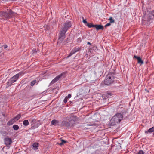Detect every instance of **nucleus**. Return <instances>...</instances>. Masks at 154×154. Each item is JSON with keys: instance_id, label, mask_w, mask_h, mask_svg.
<instances>
[{"instance_id": "c756f323", "label": "nucleus", "mask_w": 154, "mask_h": 154, "mask_svg": "<svg viewBox=\"0 0 154 154\" xmlns=\"http://www.w3.org/2000/svg\"><path fill=\"white\" fill-rule=\"evenodd\" d=\"M111 24L110 23H107V24L105 25V27L106 28L107 26H109Z\"/></svg>"}, {"instance_id": "b1692460", "label": "nucleus", "mask_w": 154, "mask_h": 154, "mask_svg": "<svg viewBox=\"0 0 154 154\" xmlns=\"http://www.w3.org/2000/svg\"><path fill=\"white\" fill-rule=\"evenodd\" d=\"M112 94L111 93L109 92H107L106 95L107 97H109Z\"/></svg>"}, {"instance_id": "6ab92c4d", "label": "nucleus", "mask_w": 154, "mask_h": 154, "mask_svg": "<svg viewBox=\"0 0 154 154\" xmlns=\"http://www.w3.org/2000/svg\"><path fill=\"white\" fill-rule=\"evenodd\" d=\"M58 122L55 120H53L51 122V124L54 125H56L57 124V123Z\"/></svg>"}, {"instance_id": "c9c22d12", "label": "nucleus", "mask_w": 154, "mask_h": 154, "mask_svg": "<svg viewBox=\"0 0 154 154\" xmlns=\"http://www.w3.org/2000/svg\"><path fill=\"white\" fill-rule=\"evenodd\" d=\"M72 126V125H71L70 124H69V125H68V127H70V126Z\"/></svg>"}, {"instance_id": "f8f14e48", "label": "nucleus", "mask_w": 154, "mask_h": 154, "mask_svg": "<svg viewBox=\"0 0 154 154\" xmlns=\"http://www.w3.org/2000/svg\"><path fill=\"white\" fill-rule=\"evenodd\" d=\"M134 58L137 59L138 63L140 64V65H141L143 63V61L142 60L141 58L140 57H138L135 55L134 56Z\"/></svg>"}, {"instance_id": "f3484780", "label": "nucleus", "mask_w": 154, "mask_h": 154, "mask_svg": "<svg viewBox=\"0 0 154 154\" xmlns=\"http://www.w3.org/2000/svg\"><path fill=\"white\" fill-rule=\"evenodd\" d=\"M149 104L151 107L154 106V100H151L149 102Z\"/></svg>"}, {"instance_id": "4c0bfd02", "label": "nucleus", "mask_w": 154, "mask_h": 154, "mask_svg": "<svg viewBox=\"0 0 154 154\" xmlns=\"http://www.w3.org/2000/svg\"><path fill=\"white\" fill-rule=\"evenodd\" d=\"M153 136L154 137V132L153 133Z\"/></svg>"}, {"instance_id": "6e6552de", "label": "nucleus", "mask_w": 154, "mask_h": 154, "mask_svg": "<svg viewBox=\"0 0 154 154\" xmlns=\"http://www.w3.org/2000/svg\"><path fill=\"white\" fill-rule=\"evenodd\" d=\"M5 144L7 146L10 145L12 143V139L9 137H6L4 139Z\"/></svg>"}, {"instance_id": "2f4dec72", "label": "nucleus", "mask_w": 154, "mask_h": 154, "mask_svg": "<svg viewBox=\"0 0 154 154\" xmlns=\"http://www.w3.org/2000/svg\"><path fill=\"white\" fill-rule=\"evenodd\" d=\"M77 41L78 42H81V38H78Z\"/></svg>"}, {"instance_id": "423d86ee", "label": "nucleus", "mask_w": 154, "mask_h": 154, "mask_svg": "<svg viewBox=\"0 0 154 154\" xmlns=\"http://www.w3.org/2000/svg\"><path fill=\"white\" fill-rule=\"evenodd\" d=\"M19 74H17L11 77L8 82L7 85L8 86H11L13 83L15 82L18 78Z\"/></svg>"}, {"instance_id": "7ed1b4c3", "label": "nucleus", "mask_w": 154, "mask_h": 154, "mask_svg": "<svg viewBox=\"0 0 154 154\" xmlns=\"http://www.w3.org/2000/svg\"><path fill=\"white\" fill-rule=\"evenodd\" d=\"M114 75L112 74H108L104 80V84L106 85H110L112 84L114 80Z\"/></svg>"}, {"instance_id": "9d476101", "label": "nucleus", "mask_w": 154, "mask_h": 154, "mask_svg": "<svg viewBox=\"0 0 154 154\" xmlns=\"http://www.w3.org/2000/svg\"><path fill=\"white\" fill-rule=\"evenodd\" d=\"M80 50V48L79 47H75L73 48V49L71 51V52L67 56V58L71 56L72 55H73V54H75L76 52L79 51Z\"/></svg>"}, {"instance_id": "39448f33", "label": "nucleus", "mask_w": 154, "mask_h": 154, "mask_svg": "<svg viewBox=\"0 0 154 154\" xmlns=\"http://www.w3.org/2000/svg\"><path fill=\"white\" fill-rule=\"evenodd\" d=\"M67 31L66 29H61L59 34V38H58V43H61L64 39L66 35V33Z\"/></svg>"}, {"instance_id": "4468645a", "label": "nucleus", "mask_w": 154, "mask_h": 154, "mask_svg": "<svg viewBox=\"0 0 154 154\" xmlns=\"http://www.w3.org/2000/svg\"><path fill=\"white\" fill-rule=\"evenodd\" d=\"M33 148L34 150L37 149L38 147V144L37 143H34L33 145Z\"/></svg>"}, {"instance_id": "a878e982", "label": "nucleus", "mask_w": 154, "mask_h": 154, "mask_svg": "<svg viewBox=\"0 0 154 154\" xmlns=\"http://www.w3.org/2000/svg\"><path fill=\"white\" fill-rule=\"evenodd\" d=\"M83 22L86 25L88 23V22L86 21L85 19H84L83 17Z\"/></svg>"}, {"instance_id": "0eeeda50", "label": "nucleus", "mask_w": 154, "mask_h": 154, "mask_svg": "<svg viewBox=\"0 0 154 154\" xmlns=\"http://www.w3.org/2000/svg\"><path fill=\"white\" fill-rule=\"evenodd\" d=\"M88 28H94L95 29H103V26L100 25H94L92 23H88L86 25Z\"/></svg>"}, {"instance_id": "f03ea898", "label": "nucleus", "mask_w": 154, "mask_h": 154, "mask_svg": "<svg viewBox=\"0 0 154 154\" xmlns=\"http://www.w3.org/2000/svg\"><path fill=\"white\" fill-rule=\"evenodd\" d=\"M0 15L6 20L11 18H14L17 16L16 13L10 10L8 12H2L1 13Z\"/></svg>"}, {"instance_id": "2eb2a0df", "label": "nucleus", "mask_w": 154, "mask_h": 154, "mask_svg": "<svg viewBox=\"0 0 154 154\" xmlns=\"http://www.w3.org/2000/svg\"><path fill=\"white\" fill-rule=\"evenodd\" d=\"M15 120L13 119H12L10 120V121H9L7 123V125H11L13 124L15 122Z\"/></svg>"}, {"instance_id": "5701e85b", "label": "nucleus", "mask_w": 154, "mask_h": 154, "mask_svg": "<svg viewBox=\"0 0 154 154\" xmlns=\"http://www.w3.org/2000/svg\"><path fill=\"white\" fill-rule=\"evenodd\" d=\"M36 80H33L32 81L31 83V85L32 86H33L36 83Z\"/></svg>"}, {"instance_id": "c85d7f7f", "label": "nucleus", "mask_w": 154, "mask_h": 154, "mask_svg": "<svg viewBox=\"0 0 154 154\" xmlns=\"http://www.w3.org/2000/svg\"><path fill=\"white\" fill-rule=\"evenodd\" d=\"M2 47H0V55L2 53Z\"/></svg>"}, {"instance_id": "dca6fc26", "label": "nucleus", "mask_w": 154, "mask_h": 154, "mask_svg": "<svg viewBox=\"0 0 154 154\" xmlns=\"http://www.w3.org/2000/svg\"><path fill=\"white\" fill-rule=\"evenodd\" d=\"M21 117V115L20 114H19L17 115L15 117L13 118L14 120H15V121L18 120Z\"/></svg>"}, {"instance_id": "f704fd0d", "label": "nucleus", "mask_w": 154, "mask_h": 154, "mask_svg": "<svg viewBox=\"0 0 154 154\" xmlns=\"http://www.w3.org/2000/svg\"><path fill=\"white\" fill-rule=\"evenodd\" d=\"M87 44H89V45H91V43H90L89 42H87Z\"/></svg>"}, {"instance_id": "393cba45", "label": "nucleus", "mask_w": 154, "mask_h": 154, "mask_svg": "<svg viewBox=\"0 0 154 154\" xmlns=\"http://www.w3.org/2000/svg\"><path fill=\"white\" fill-rule=\"evenodd\" d=\"M109 20H110V23H114V20L112 19V17H110Z\"/></svg>"}, {"instance_id": "e433bc0d", "label": "nucleus", "mask_w": 154, "mask_h": 154, "mask_svg": "<svg viewBox=\"0 0 154 154\" xmlns=\"http://www.w3.org/2000/svg\"><path fill=\"white\" fill-rule=\"evenodd\" d=\"M145 90L147 92H148V91L146 89H145Z\"/></svg>"}, {"instance_id": "ddd939ff", "label": "nucleus", "mask_w": 154, "mask_h": 154, "mask_svg": "<svg viewBox=\"0 0 154 154\" xmlns=\"http://www.w3.org/2000/svg\"><path fill=\"white\" fill-rule=\"evenodd\" d=\"M154 132V126L150 128L148 131H146L145 132L146 134H148V133H152Z\"/></svg>"}, {"instance_id": "20e7f679", "label": "nucleus", "mask_w": 154, "mask_h": 154, "mask_svg": "<svg viewBox=\"0 0 154 154\" xmlns=\"http://www.w3.org/2000/svg\"><path fill=\"white\" fill-rule=\"evenodd\" d=\"M122 118V115L121 113H118L111 119V122L115 124L116 123H119Z\"/></svg>"}, {"instance_id": "a211bd4d", "label": "nucleus", "mask_w": 154, "mask_h": 154, "mask_svg": "<svg viewBox=\"0 0 154 154\" xmlns=\"http://www.w3.org/2000/svg\"><path fill=\"white\" fill-rule=\"evenodd\" d=\"M23 125L24 126H27L29 125V122L28 120H25L23 122Z\"/></svg>"}, {"instance_id": "1a4fd4ad", "label": "nucleus", "mask_w": 154, "mask_h": 154, "mask_svg": "<svg viewBox=\"0 0 154 154\" xmlns=\"http://www.w3.org/2000/svg\"><path fill=\"white\" fill-rule=\"evenodd\" d=\"M65 74L64 73H62L57 76H56L54 79L51 82V83L54 84L62 76L64 77Z\"/></svg>"}, {"instance_id": "9b49d317", "label": "nucleus", "mask_w": 154, "mask_h": 154, "mask_svg": "<svg viewBox=\"0 0 154 154\" xmlns=\"http://www.w3.org/2000/svg\"><path fill=\"white\" fill-rule=\"evenodd\" d=\"M72 23L70 21H66L65 23L64 27L63 29H69L71 28Z\"/></svg>"}, {"instance_id": "bb28decb", "label": "nucleus", "mask_w": 154, "mask_h": 154, "mask_svg": "<svg viewBox=\"0 0 154 154\" xmlns=\"http://www.w3.org/2000/svg\"><path fill=\"white\" fill-rule=\"evenodd\" d=\"M137 154H144V152L142 150H140Z\"/></svg>"}, {"instance_id": "4be33fe9", "label": "nucleus", "mask_w": 154, "mask_h": 154, "mask_svg": "<svg viewBox=\"0 0 154 154\" xmlns=\"http://www.w3.org/2000/svg\"><path fill=\"white\" fill-rule=\"evenodd\" d=\"M61 143H60L59 144L60 145H63V144L65 143H66V141H65V140H61Z\"/></svg>"}, {"instance_id": "cd10ccee", "label": "nucleus", "mask_w": 154, "mask_h": 154, "mask_svg": "<svg viewBox=\"0 0 154 154\" xmlns=\"http://www.w3.org/2000/svg\"><path fill=\"white\" fill-rule=\"evenodd\" d=\"M67 99H68V98H67V97H66L64 100H63L64 102L65 103L67 102Z\"/></svg>"}, {"instance_id": "f257e3e1", "label": "nucleus", "mask_w": 154, "mask_h": 154, "mask_svg": "<svg viewBox=\"0 0 154 154\" xmlns=\"http://www.w3.org/2000/svg\"><path fill=\"white\" fill-rule=\"evenodd\" d=\"M154 19V10L150 12L148 14H145L143 17L142 23L143 25L148 26L151 21Z\"/></svg>"}, {"instance_id": "72a5a7b5", "label": "nucleus", "mask_w": 154, "mask_h": 154, "mask_svg": "<svg viewBox=\"0 0 154 154\" xmlns=\"http://www.w3.org/2000/svg\"><path fill=\"white\" fill-rule=\"evenodd\" d=\"M2 46H2H3L4 47V49L6 48H7V47H8L7 45H3V46Z\"/></svg>"}, {"instance_id": "aec40b11", "label": "nucleus", "mask_w": 154, "mask_h": 154, "mask_svg": "<svg viewBox=\"0 0 154 154\" xmlns=\"http://www.w3.org/2000/svg\"><path fill=\"white\" fill-rule=\"evenodd\" d=\"M13 128L15 130H17L19 128V127L17 125H14L13 126Z\"/></svg>"}, {"instance_id": "412c9836", "label": "nucleus", "mask_w": 154, "mask_h": 154, "mask_svg": "<svg viewBox=\"0 0 154 154\" xmlns=\"http://www.w3.org/2000/svg\"><path fill=\"white\" fill-rule=\"evenodd\" d=\"M29 121L31 123H34L35 122L36 120L35 119L32 118L29 119Z\"/></svg>"}, {"instance_id": "7c9ffc66", "label": "nucleus", "mask_w": 154, "mask_h": 154, "mask_svg": "<svg viewBox=\"0 0 154 154\" xmlns=\"http://www.w3.org/2000/svg\"><path fill=\"white\" fill-rule=\"evenodd\" d=\"M67 98H70L71 97V95L70 94H69L66 97Z\"/></svg>"}, {"instance_id": "473e14b6", "label": "nucleus", "mask_w": 154, "mask_h": 154, "mask_svg": "<svg viewBox=\"0 0 154 154\" xmlns=\"http://www.w3.org/2000/svg\"><path fill=\"white\" fill-rule=\"evenodd\" d=\"M33 53L35 54L37 52V51H36V50L35 49L33 50H32Z\"/></svg>"}]
</instances>
